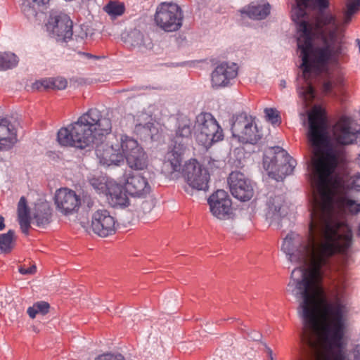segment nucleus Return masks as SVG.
Here are the masks:
<instances>
[{
	"label": "nucleus",
	"mask_w": 360,
	"mask_h": 360,
	"mask_svg": "<svg viewBox=\"0 0 360 360\" xmlns=\"http://www.w3.org/2000/svg\"><path fill=\"white\" fill-rule=\"evenodd\" d=\"M126 160L128 166L134 170H143L148 164V155L141 147L127 156Z\"/></svg>",
	"instance_id": "23"
},
{
	"label": "nucleus",
	"mask_w": 360,
	"mask_h": 360,
	"mask_svg": "<svg viewBox=\"0 0 360 360\" xmlns=\"http://www.w3.org/2000/svg\"><path fill=\"white\" fill-rule=\"evenodd\" d=\"M51 212L46 204L38 205L32 216V223L38 227H44L51 221Z\"/></svg>",
	"instance_id": "25"
},
{
	"label": "nucleus",
	"mask_w": 360,
	"mask_h": 360,
	"mask_svg": "<svg viewBox=\"0 0 360 360\" xmlns=\"http://www.w3.org/2000/svg\"><path fill=\"white\" fill-rule=\"evenodd\" d=\"M238 68L234 63H221L216 66L211 75L212 86L214 88L226 87L238 75Z\"/></svg>",
	"instance_id": "16"
},
{
	"label": "nucleus",
	"mask_w": 360,
	"mask_h": 360,
	"mask_svg": "<svg viewBox=\"0 0 360 360\" xmlns=\"http://www.w3.org/2000/svg\"><path fill=\"white\" fill-rule=\"evenodd\" d=\"M212 214L219 219H225L231 214V200L227 192L219 189L208 198Z\"/></svg>",
	"instance_id": "17"
},
{
	"label": "nucleus",
	"mask_w": 360,
	"mask_h": 360,
	"mask_svg": "<svg viewBox=\"0 0 360 360\" xmlns=\"http://www.w3.org/2000/svg\"><path fill=\"white\" fill-rule=\"evenodd\" d=\"M103 11L112 18L121 16L125 11L124 3L115 1H110L104 7Z\"/></svg>",
	"instance_id": "29"
},
{
	"label": "nucleus",
	"mask_w": 360,
	"mask_h": 360,
	"mask_svg": "<svg viewBox=\"0 0 360 360\" xmlns=\"http://www.w3.org/2000/svg\"><path fill=\"white\" fill-rule=\"evenodd\" d=\"M340 234H308L302 239L298 234H288L282 250L292 263L300 264L291 273V281L302 300L300 311L303 320L301 333L302 351L298 360H331L321 344L328 350L342 346L345 335L343 307L324 297L321 285L322 268L329 258L347 247L340 244ZM333 360H345L341 351L331 352Z\"/></svg>",
	"instance_id": "1"
},
{
	"label": "nucleus",
	"mask_w": 360,
	"mask_h": 360,
	"mask_svg": "<svg viewBox=\"0 0 360 360\" xmlns=\"http://www.w3.org/2000/svg\"><path fill=\"white\" fill-rule=\"evenodd\" d=\"M270 151H273L275 154L271 159L270 175L278 181L280 179H283L286 176L291 174L297 164L296 160L279 146L271 148Z\"/></svg>",
	"instance_id": "7"
},
{
	"label": "nucleus",
	"mask_w": 360,
	"mask_h": 360,
	"mask_svg": "<svg viewBox=\"0 0 360 360\" xmlns=\"http://www.w3.org/2000/svg\"><path fill=\"white\" fill-rule=\"evenodd\" d=\"M87 37V34L86 33H83L82 35L79 36L80 39L82 40L84 39V37Z\"/></svg>",
	"instance_id": "56"
},
{
	"label": "nucleus",
	"mask_w": 360,
	"mask_h": 360,
	"mask_svg": "<svg viewBox=\"0 0 360 360\" xmlns=\"http://www.w3.org/2000/svg\"><path fill=\"white\" fill-rule=\"evenodd\" d=\"M271 148H272V147L269 148V150H268V151H266L265 155H264V159H267V158H269L268 154H274V156L275 155V154L274 153V152H273V151H272V152H271V151H270V149H271ZM271 158H269V159H270V160H271ZM264 162H266V160H264ZM269 164H270V165H271V162H269Z\"/></svg>",
	"instance_id": "50"
},
{
	"label": "nucleus",
	"mask_w": 360,
	"mask_h": 360,
	"mask_svg": "<svg viewBox=\"0 0 360 360\" xmlns=\"http://www.w3.org/2000/svg\"><path fill=\"white\" fill-rule=\"evenodd\" d=\"M215 162H216L215 160H212V161L209 162V165H210V168H212V165H214Z\"/></svg>",
	"instance_id": "55"
},
{
	"label": "nucleus",
	"mask_w": 360,
	"mask_h": 360,
	"mask_svg": "<svg viewBox=\"0 0 360 360\" xmlns=\"http://www.w3.org/2000/svg\"><path fill=\"white\" fill-rule=\"evenodd\" d=\"M183 152L169 149L167 153L163 163V171L167 175H172L179 172L181 167Z\"/></svg>",
	"instance_id": "22"
},
{
	"label": "nucleus",
	"mask_w": 360,
	"mask_h": 360,
	"mask_svg": "<svg viewBox=\"0 0 360 360\" xmlns=\"http://www.w3.org/2000/svg\"><path fill=\"white\" fill-rule=\"evenodd\" d=\"M18 217L22 232L27 235L30 228L31 218L27 200L24 196L20 198L18 204Z\"/></svg>",
	"instance_id": "24"
},
{
	"label": "nucleus",
	"mask_w": 360,
	"mask_h": 360,
	"mask_svg": "<svg viewBox=\"0 0 360 360\" xmlns=\"http://www.w3.org/2000/svg\"><path fill=\"white\" fill-rule=\"evenodd\" d=\"M14 231L9 230L6 233L0 235V250L3 253H8L13 248Z\"/></svg>",
	"instance_id": "31"
},
{
	"label": "nucleus",
	"mask_w": 360,
	"mask_h": 360,
	"mask_svg": "<svg viewBox=\"0 0 360 360\" xmlns=\"http://www.w3.org/2000/svg\"><path fill=\"white\" fill-rule=\"evenodd\" d=\"M333 82L330 80H326L323 84V91L326 94H328L332 91Z\"/></svg>",
	"instance_id": "46"
},
{
	"label": "nucleus",
	"mask_w": 360,
	"mask_h": 360,
	"mask_svg": "<svg viewBox=\"0 0 360 360\" xmlns=\"http://www.w3.org/2000/svg\"><path fill=\"white\" fill-rule=\"evenodd\" d=\"M3 70L11 69L17 65L18 63V57L13 53H0Z\"/></svg>",
	"instance_id": "33"
},
{
	"label": "nucleus",
	"mask_w": 360,
	"mask_h": 360,
	"mask_svg": "<svg viewBox=\"0 0 360 360\" xmlns=\"http://www.w3.org/2000/svg\"><path fill=\"white\" fill-rule=\"evenodd\" d=\"M52 89H64L67 86V80L62 77L51 78Z\"/></svg>",
	"instance_id": "39"
},
{
	"label": "nucleus",
	"mask_w": 360,
	"mask_h": 360,
	"mask_svg": "<svg viewBox=\"0 0 360 360\" xmlns=\"http://www.w3.org/2000/svg\"><path fill=\"white\" fill-rule=\"evenodd\" d=\"M54 202L56 209L64 215L77 212L81 205L80 197L75 191L68 188H61L56 191Z\"/></svg>",
	"instance_id": "13"
},
{
	"label": "nucleus",
	"mask_w": 360,
	"mask_h": 360,
	"mask_svg": "<svg viewBox=\"0 0 360 360\" xmlns=\"http://www.w3.org/2000/svg\"><path fill=\"white\" fill-rule=\"evenodd\" d=\"M18 141L17 132L11 122L0 117V150H8Z\"/></svg>",
	"instance_id": "20"
},
{
	"label": "nucleus",
	"mask_w": 360,
	"mask_h": 360,
	"mask_svg": "<svg viewBox=\"0 0 360 360\" xmlns=\"http://www.w3.org/2000/svg\"><path fill=\"white\" fill-rule=\"evenodd\" d=\"M118 146L119 150H120L121 153L123 154V160L124 158H127V156L132 153V152L141 148L137 141L127 135L121 136L120 141H118Z\"/></svg>",
	"instance_id": "28"
},
{
	"label": "nucleus",
	"mask_w": 360,
	"mask_h": 360,
	"mask_svg": "<svg viewBox=\"0 0 360 360\" xmlns=\"http://www.w3.org/2000/svg\"><path fill=\"white\" fill-rule=\"evenodd\" d=\"M22 11L28 19L35 18L37 11L30 3L24 2L22 6Z\"/></svg>",
	"instance_id": "37"
},
{
	"label": "nucleus",
	"mask_w": 360,
	"mask_h": 360,
	"mask_svg": "<svg viewBox=\"0 0 360 360\" xmlns=\"http://www.w3.org/2000/svg\"><path fill=\"white\" fill-rule=\"evenodd\" d=\"M360 6V0H347V11L345 12V18L349 20L351 16L354 14Z\"/></svg>",
	"instance_id": "34"
},
{
	"label": "nucleus",
	"mask_w": 360,
	"mask_h": 360,
	"mask_svg": "<svg viewBox=\"0 0 360 360\" xmlns=\"http://www.w3.org/2000/svg\"><path fill=\"white\" fill-rule=\"evenodd\" d=\"M357 132L352 131L351 119L345 116L340 117L333 129L334 139L341 145L352 143L356 139Z\"/></svg>",
	"instance_id": "18"
},
{
	"label": "nucleus",
	"mask_w": 360,
	"mask_h": 360,
	"mask_svg": "<svg viewBox=\"0 0 360 360\" xmlns=\"http://www.w3.org/2000/svg\"><path fill=\"white\" fill-rule=\"evenodd\" d=\"M112 113L90 108L77 121L59 129L57 140L63 146L85 149L91 146L97 136L110 134L112 131Z\"/></svg>",
	"instance_id": "3"
},
{
	"label": "nucleus",
	"mask_w": 360,
	"mask_h": 360,
	"mask_svg": "<svg viewBox=\"0 0 360 360\" xmlns=\"http://www.w3.org/2000/svg\"><path fill=\"white\" fill-rule=\"evenodd\" d=\"M342 205L345 206L350 212L358 214L360 212V202L356 203L354 200L343 198L342 200Z\"/></svg>",
	"instance_id": "35"
},
{
	"label": "nucleus",
	"mask_w": 360,
	"mask_h": 360,
	"mask_svg": "<svg viewBox=\"0 0 360 360\" xmlns=\"http://www.w3.org/2000/svg\"><path fill=\"white\" fill-rule=\"evenodd\" d=\"M126 192L134 197L143 198L151 191L148 180L131 170L125 171L120 179Z\"/></svg>",
	"instance_id": "9"
},
{
	"label": "nucleus",
	"mask_w": 360,
	"mask_h": 360,
	"mask_svg": "<svg viewBox=\"0 0 360 360\" xmlns=\"http://www.w3.org/2000/svg\"><path fill=\"white\" fill-rule=\"evenodd\" d=\"M90 184L96 190L103 189L104 183L98 178H91L89 179Z\"/></svg>",
	"instance_id": "42"
},
{
	"label": "nucleus",
	"mask_w": 360,
	"mask_h": 360,
	"mask_svg": "<svg viewBox=\"0 0 360 360\" xmlns=\"http://www.w3.org/2000/svg\"><path fill=\"white\" fill-rule=\"evenodd\" d=\"M32 88L37 90L52 89V79L49 78L37 81L33 84Z\"/></svg>",
	"instance_id": "38"
},
{
	"label": "nucleus",
	"mask_w": 360,
	"mask_h": 360,
	"mask_svg": "<svg viewBox=\"0 0 360 360\" xmlns=\"http://www.w3.org/2000/svg\"><path fill=\"white\" fill-rule=\"evenodd\" d=\"M96 155L99 163L103 166H118L123 162V154L119 150L118 141L116 143H101L96 148Z\"/></svg>",
	"instance_id": "15"
},
{
	"label": "nucleus",
	"mask_w": 360,
	"mask_h": 360,
	"mask_svg": "<svg viewBox=\"0 0 360 360\" xmlns=\"http://www.w3.org/2000/svg\"><path fill=\"white\" fill-rule=\"evenodd\" d=\"M337 28L335 18L329 13H321L316 20L315 31L321 34L324 46L312 49L314 33L311 27L306 22H302L299 30L302 34L297 38V46L301 51L302 60L300 68L305 80V85L299 88L297 92L307 105L315 97V90L309 82L311 74H321L327 69L328 63L332 55L333 49L328 44V32L331 38L335 37Z\"/></svg>",
	"instance_id": "2"
},
{
	"label": "nucleus",
	"mask_w": 360,
	"mask_h": 360,
	"mask_svg": "<svg viewBox=\"0 0 360 360\" xmlns=\"http://www.w3.org/2000/svg\"><path fill=\"white\" fill-rule=\"evenodd\" d=\"M232 195L240 201H248L254 195V188L250 179L240 172H232L228 178Z\"/></svg>",
	"instance_id": "10"
},
{
	"label": "nucleus",
	"mask_w": 360,
	"mask_h": 360,
	"mask_svg": "<svg viewBox=\"0 0 360 360\" xmlns=\"http://www.w3.org/2000/svg\"><path fill=\"white\" fill-rule=\"evenodd\" d=\"M141 127H143L146 131H148L150 132V134L148 135H150L151 136V138H153V134L152 131H153V129L154 130L155 129L153 123L148 122L143 126H142L141 124H139V125H136V127L137 130H139Z\"/></svg>",
	"instance_id": "44"
},
{
	"label": "nucleus",
	"mask_w": 360,
	"mask_h": 360,
	"mask_svg": "<svg viewBox=\"0 0 360 360\" xmlns=\"http://www.w3.org/2000/svg\"><path fill=\"white\" fill-rule=\"evenodd\" d=\"M72 21L65 14L51 15L46 24L47 30L59 41H67L72 37Z\"/></svg>",
	"instance_id": "12"
},
{
	"label": "nucleus",
	"mask_w": 360,
	"mask_h": 360,
	"mask_svg": "<svg viewBox=\"0 0 360 360\" xmlns=\"http://www.w3.org/2000/svg\"><path fill=\"white\" fill-rule=\"evenodd\" d=\"M110 199L114 207H127L129 204L127 194L120 188L110 193Z\"/></svg>",
	"instance_id": "30"
},
{
	"label": "nucleus",
	"mask_w": 360,
	"mask_h": 360,
	"mask_svg": "<svg viewBox=\"0 0 360 360\" xmlns=\"http://www.w3.org/2000/svg\"><path fill=\"white\" fill-rule=\"evenodd\" d=\"M184 15L176 4L162 2L156 9L154 20L162 30L170 32L179 30L183 24Z\"/></svg>",
	"instance_id": "5"
},
{
	"label": "nucleus",
	"mask_w": 360,
	"mask_h": 360,
	"mask_svg": "<svg viewBox=\"0 0 360 360\" xmlns=\"http://www.w3.org/2000/svg\"><path fill=\"white\" fill-rule=\"evenodd\" d=\"M195 124L198 131L197 141L205 148L224 139L223 129L211 113L200 112L196 117Z\"/></svg>",
	"instance_id": "4"
},
{
	"label": "nucleus",
	"mask_w": 360,
	"mask_h": 360,
	"mask_svg": "<svg viewBox=\"0 0 360 360\" xmlns=\"http://www.w3.org/2000/svg\"><path fill=\"white\" fill-rule=\"evenodd\" d=\"M312 6H316L320 9H325L328 7L329 1L328 0H311L310 7Z\"/></svg>",
	"instance_id": "41"
},
{
	"label": "nucleus",
	"mask_w": 360,
	"mask_h": 360,
	"mask_svg": "<svg viewBox=\"0 0 360 360\" xmlns=\"http://www.w3.org/2000/svg\"><path fill=\"white\" fill-rule=\"evenodd\" d=\"M285 198L283 195H269L266 201V218L277 220L281 218L284 213Z\"/></svg>",
	"instance_id": "21"
},
{
	"label": "nucleus",
	"mask_w": 360,
	"mask_h": 360,
	"mask_svg": "<svg viewBox=\"0 0 360 360\" xmlns=\"http://www.w3.org/2000/svg\"><path fill=\"white\" fill-rule=\"evenodd\" d=\"M280 85H281V86L282 88H285V86H286L285 81L282 80V81L281 82Z\"/></svg>",
	"instance_id": "54"
},
{
	"label": "nucleus",
	"mask_w": 360,
	"mask_h": 360,
	"mask_svg": "<svg viewBox=\"0 0 360 360\" xmlns=\"http://www.w3.org/2000/svg\"><path fill=\"white\" fill-rule=\"evenodd\" d=\"M311 0H296V6L292 11V19L297 24V31L300 32V36L302 34V32L299 30L300 24L302 22H306L312 29L313 27L306 20H302L307 15L306 8L310 7V1Z\"/></svg>",
	"instance_id": "26"
},
{
	"label": "nucleus",
	"mask_w": 360,
	"mask_h": 360,
	"mask_svg": "<svg viewBox=\"0 0 360 360\" xmlns=\"http://www.w3.org/2000/svg\"><path fill=\"white\" fill-rule=\"evenodd\" d=\"M182 176L188 185L197 190H207L210 174L196 160L186 162L182 169Z\"/></svg>",
	"instance_id": "6"
},
{
	"label": "nucleus",
	"mask_w": 360,
	"mask_h": 360,
	"mask_svg": "<svg viewBox=\"0 0 360 360\" xmlns=\"http://www.w3.org/2000/svg\"><path fill=\"white\" fill-rule=\"evenodd\" d=\"M342 338H344V336ZM342 340H343V338H342ZM341 341H342V340H341ZM321 344L323 345V348L326 351H327V352H329V354H331V352H338V351H341L343 353V354H344L345 360H346V356H345V352L342 349V347H343V342H342V346L340 347H334V348H333L330 351L328 350V346L325 343H323V342L321 341ZM330 359L333 360V356H332L331 354H330Z\"/></svg>",
	"instance_id": "43"
},
{
	"label": "nucleus",
	"mask_w": 360,
	"mask_h": 360,
	"mask_svg": "<svg viewBox=\"0 0 360 360\" xmlns=\"http://www.w3.org/2000/svg\"><path fill=\"white\" fill-rule=\"evenodd\" d=\"M192 121L187 116H180L177 119V125L174 135L172 136L169 146V149L179 153L186 149L188 142L191 141Z\"/></svg>",
	"instance_id": "11"
},
{
	"label": "nucleus",
	"mask_w": 360,
	"mask_h": 360,
	"mask_svg": "<svg viewBox=\"0 0 360 360\" xmlns=\"http://www.w3.org/2000/svg\"><path fill=\"white\" fill-rule=\"evenodd\" d=\"M264 112L267 120L272 124H280L281 117L278 112L274 108H266Z\"/></svg>",
	"instance_id": "36"
},
{
	"label": "nucleus",
	"mask_w": 360,
	"mask_h": 360,
	"mask_svg": "<svg viewBox=\"0 0 360 360\" xmlns=\"http://www.w3.org/2000/svg\"><path fill=\"white\" fill-rule=\"evenodd\" d=\"M50 304L44 301H40L34 303L33 306L27 309V314L31 319H34L37 314L45 315L49 313Z\"/></svg>",
	"instance_id": "32"
},
{
	"label": "nucleus",
	"mask_w": 360,
	"mask_h": 360,
	"mask_svg": "<svg viewBox=\"0 0 360 360\" xmlns=\"http://www.w3.org/2000/svg\"><path fill=\"white\" fill-rule=\"evenodd\" d=\"M271 6L269 4L263 5L249 6L246 10L241 11L250 18L253 20L264 19L270 13Z\"/></svg>",
	"instance_id": "27"
},
{
	"label": "nucleus",
	"mask_w": 360,
	"mask_h": 360,
	"mask_svg": "<svg viewBox=\"0 0 360 360\" xmlns=\"http://www.w3.org/2000/svg\"><path fill=\"white\" fill-rule=\"evenodd\" d=\"M38 6H45L49 5L51 0H32Z\"/></svg>",
	"instance_id": "47"
},
{
	"label": "nucleus",
	"mask_w": 360,
	"mask_h": 360,
	"mask_svg": "<svg viewBox=\"0 0 360 360\" xmlns=\"http://www.w3.org/2000/svg\"><path fill=\"white\" fill-rule=\"evenodd\" d=\"M360 181V179H356V180H354V186L358 188V190H360V185H358L357 184V182Z\"/></svg>",
	"instance_id": "53"
},
{
	"label": "nucleus",
	"mask_w": 360,
	"mask_h": 360,
	"mask_svg": "<svg viewBox=\"0 0 360 360\" xmlns=\"http://www.w3.org/2000/svg\"><path fill=\"white\" fill-rule=\"evenodd\" d=\"M123 39L127 46L131 49H138L141 51L151 50L153 47L152 39L136 28L129 32L123 37Z\"/></svg>",
	"instance_id": "19"
},
{
	"label": "nucleus",
	"mask_w": 360,
	"mask_h": 360,
	"mask_svg": "<svg viewBox=\"0 0 360 360\" xmlns=\"http://www.w3.org/2000/svg\"><path fill=\"white\" fill-rule=\"evenodd\" d=\"M5 227L4 219L0 215V230H3Z\"/></svg>",
	"instance_id": "51"
},
{
	"label": "nucleus",
	"mask_w": 360,
	"mask_h": 360,
	"mask_svg": "<svg viewBox=\"0 0 360 360\" xmlns=\"http://www.w3.org/2000/svg\"><path fill=\"white\" fill-rule=\"evenodd\" d=\"M233 135L244 143H257L262 137L251 117L240 116L231 127Z\"/></svg>",
	"instance_id": "8"
},
{
	"label": "nucleus",
	"mask_w": 360,
	"mask_h": 360,
	"mask_svg": "<svg viewBox=\"0 0 360 360\" xmlns=\"http://www.w3.org/2000/svg\"><path fill=\"white\" fill-rule=\"evenodd\" d=\"M264 347H265V351L269 358V360H276L274 358V356H273V351L271 350V349L270 347H269L266 345L264 344Z\"/></svg>",
	"instance_id": "49"
},
{
	"label": "nucleus",
	"mask_w": 360,
	"mask_h": 360,
	"mask_svg": "<svg viewBox=\"0 0 360 360\" xmlns=\"http://www.w3.org/2000/svg\"><path fill=\"white\" fill-rule=\"evenodd\" d=\"M95 360H125L124 357L120 354H113L111 353L103 354L95 359Z\"/></svg>",
	"instance_id": "40"
},
{
	"label": "nucleus",
	"mask_w": 360,
	"mask_h": 360,
	"mask_svg": "<svg viewBox=\"0 0 360 360\" xmlns=\"http://www.w3.org/2000/svg\"><path fill=\"white\" fill-rule=\"evenodd\" d=\"M82 54L85 55L88 58H97L96 56L91 54V53H82Z\"/></svg>",
	"instance_id": "52"
},
{
	"label": "nucleus",
	"mask_w": 360,
	"mask_h": 360,
	"mask_svg": "<svg viewBox=\"0 0 360 360\" xmlns=\"http://www.w3.org/2000/svg\"><path fill=\"white\" fill-rule=\"evenodd\" d=\"M354 360H360V345H357L353 352Z\"/></svg>",
	"instance_id": "48"
},
{
	"label": "nucleus",
	"mask_w": 360,
	"mask_h": 360,
	"mask_svg": "<svg viewBox=\"0 0 360 360\" xmlns=\"http://www.w3.org/2000/svg\"><path fill=\"white\" fill-rule=\"evenodd\" d=\"M117 221L110 212L105 209L96 211L91 217V227L101 237H107L116 231Z\"/></svg>",
	"instance_id": "14"
},
{
	"label": "nucleus",
	"mask_w": 360,
	"mask_h": 360,
	"mask_svg": "<svg viewBox=\"0 0 360 360\" xmlns=\"http://www.w3.org/2000/svg\"><path fill=\"white\" fill-rule=\"evenodd\" d=\"M36 270H37L36 266L33 265L29 268L20 267L19 269V272L22 275L33 274L36 272Z\"/></svg>",
	"instance_id": "45"
}]
</instances>
